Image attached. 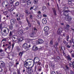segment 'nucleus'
I'll return each instance as SVG.
<instances>
[{"label":"nucleus","instance_id":"obj_1","mask_svg":"<svg viewBox=\"0 0 74 74\" xmlns=\"http://www.w3.org/2000/svg\"><path fill=\"white\" fill-rule=\"evenodd\" d=\"M29 65H30V64H29V63L27 62L26 61L24 62V66L27 69L26 70L27 72L29 74H31L33 73V71L29 67Z\"/></svg>","mask_w":74,"mask_h":74},{"label":"nucleus","instance_id":"obj_2","mask_svg":"<svg viewBox=\"0 0 74 74\" xmlns=\"http://www.w3.org/2000/svg\"><path fill=\"white\" fill-rule=\"evenodd\" d=\"M28 60H33V63H38L40 61V59L37 57H36L34 58V60H32V59H28Z\"/></svg>","mask_w":74,"mask_h":74},{"label":"nucleus","instance_id":"obj_3","mask_svg":"<svg viewBox=\"0 0 74 74\" xmlns=\"http://www.w3.org/2000/svg\"><path fill=\"white\" fill-rule=\"evenodd\" d=\"M30 45H28V44L27 43H24L23 45V47L25 49H26V48H30Z\"/></svg>","mask_w":74,"mask_h":74},{"label":"nucleus","instance_id":"obj_4","mask_svg":"<svg viewBox=\"0 0 74 74\" xmlns=\"http://www.w3.org/2000/svg\"><path fill=\"white\" fill-rule=\"evenodd\" d=\"M36 34V32L34 31H33L32 33L29 34V36L31 37H34Z\"/></svg>","mask_w":74,"mask_h":74},{"label":"nucleus","instance_id":"obj_5","mask_svg":"<svg viewBox=\"0 0 74 74\" xmlns=\"http://www.w3.org/2000/svg\"><path fill=\"white\" fill-rule=\"evenodd\" d=\"M64 12L63 13V15H65V16H68L69 15V12H70V10H65L64 11Z\"/></svg>","mask_w":74,"mask_h":74},{"label":"nucleus","instance_id":"obj_6","mask_svg":"<svg viewBox=\"0 0 74 74\" xmlns=\"http://www.w3.org/2000/svg\"><path fill=\"white\" fill-rule=\"evenodd\" d=\"M43 42L44 41H43V40L39 39L37 40V44H42Z\"/></svg>","mask_w":74,"mask_h":74},{"label":"nucleus","instance_id":"obj_7","mask_svg":"<svg viewBox=\"0 0 74 74\" xmlns=\"http://www.w3.org/2000/svg\"><path fill=\"white\" fill-rule=\"evenodd\" d=\"M62 31H63V29L62 27H60L59 28L57 31V33L58 34H60Z\"/></svg>","mask_w":74,"mask_h":74},{"label":"nucleus","instance_id":"obj_8","mask_svg":"<svg viewBox=\"0 0 74 74\" xmlns=\"http://www.w3.org/2000/svg\"><path fill=\"white\" fill-rule=\"evenodd\" d=\"M42 22L43 24H46L47 23V21L45 18H43L42 20Z\"/></svg>","mask_w":74,"mask_h":74},{"label":"nucleus","instance_id":"obj_9","mask_svg":"<svg viewBox=\"0 0 74 74\" xmlns=\"http://www.w3.org/2000/svg\"><path fill=\"white\" fill-rule=\"evenodd\" d=\"M0 63L1 64V66L2 67H4V66H5V64L4 63V62L2 61H0Z\"/></svg>","mask_w":74,"mask_h":74},{"label":"nucleus","instance_id":"obj_10","mask_svg":"<svg viewBox=\"0 0 74 74\" xmlns=\"http://www.w3.org/2000/svg\"><path fill=\"white\" fill-rule=\"evenodd\" d=\"M33 51H36L38 50V47L36 46H34L32 47Z\"/></svg>","mask_w":74,"mask_h":74},{"label":"nucleus","instance_id":"obj_11","mask_svg":"<svg viewBox=\"0 0 74 74\" xmlns=\"http://www.w3.org/2000/svg\"><path fill=\"white\" fill-rule=\"evenodd\" d=\"M10 23L12 25H14L15 24V20L13 19H12L10 21Z\"/></svg>","mask_w":74,"mask_h":74},{"label":"nucleus","instance_id":"obj_12","mask_svg":"<svg viewBox=\"0 0 74 74\" xmlns=\"http://www.w3.org/2000/svg\"><path fill=\"white\" fill-rule=\"evenodd\" d=\"M53 10L54 15H55V16H56V15H57L56 12V9H55V8H53Z\"/></svg>","mask_w":74,"mask_h":74},{"label":"nucleus","instance_id":"obj_13","mask_svg":"<svg viewBox=\"0 0 74 74\" xmlns=\"http://www.w3.org/2000/svg\"><path fill=\"white\" fill-rule=\"evenodd\" d=\"M44 30L45 32H48L49 30V27H46L44 28Z\"/></svg>","mask_w":74,"mask_h":74},{"label":"nucleus","instance_id":"obj_14","mask_svg":"<svg viewBox=\"0 0 74 74\" xmlns=\"http://www.w3.org/2000/svg\"><path fill=\"white\" fill-rule=\"evenodd\" d=\"M12 38L13 41H16V36L15 35L13 36Z\"/></svg>","mask_w":74,"mask_h":74},{"label":"nucleus","instance_id":"obj_15","mask_svg":"<svg viewBox=\"0 0 74 74\" xmlns=\"http://www.w3.org/2000/svg\"><path fill=\"white\" fill-rule=\"evenodd\" d=\"M18 34L19 35H22L23 34V31L21 30H19L18 32Z\"/></svg>","mask_w":74,"mask_h":74},{"label":"nucleus","instance_id":"obj_16","mask_svg":"<svg viewBox=\"0 0 74 74\" xmlns=\"http://www.w3.org/2000/svg\"><path fill=\"white\" fill-rule=\"evenodd\" d=\"M14 36V35H12V32L10 31L9 34V37L12 38V37Z\"/></svg>","mask_w":74,"mask_h":74},{"label":"nucleus","instance_id":"obj_17","mask_svg":"<svg viewBox=\"0 0 74 74\" xmlns=\"http://www.w3.org/2000/svg\"><path fill=\"white\" fill-rule=\"evenodd\" d=\"M32 1H30V0H28L27 1V4L28 5H30Z\"/></svg>","mask_w":74,"mask_h":74},{"label":"nucleus","instance_id":"obj_18","mask_svg":"<svg viewBox=\"0 0 74 74\" xmlns=\"http://www.w3.org/2000/svg\"><path fill=\"white\" fill-rule=\"evenodd\" d=\"M3 32L4 33H6V29H8V32H9V29H8L7 28H5V27H3Z\"/></svg>","mask_w":74,"mask_h":74},{"label":"nucleus","instance_id":"obj_19","mask_svg":"<svg viewBox=\"0 0 74 74\" xmlns=\"http://www.w3.org/2000/svg\"><path fill=\"white\" fill-rule=\"evenodd\" d=\"M23 40V38L21 37L20 38V39H19L18 40V42H21V41Z\"/></svg>","mask_w":74,"mask_h":74},{"label":"nucleus","instance_id":"obj_20","mask_svg":"<svg viewBox=\"0 0 74 74\" xmlns=\"http://www.w3.org/2000/svg\"><path fill=\"white\" fill-rule=\"evenodd\" d=\"M72 18L71 16H68V21H71L72 19Z\"/></svg>","mask_w":74,"mask_h":74},{"label":"nucleus","instance_id":"obj_21","mask_svg":"<svg viewBox=\"0 0 74 74\" xmlns=\"http://www.w3.org/2000/svg\"><path fill=\"white\" fill-rule=\"evenodd\" d=\"M15 8V6H14L10 10V12H12Z\"/></svg>","mask_w":74,"mask_h":74},{"label":"nucleus","instance_id":"obj_22","mask_svg":"<svg viewBox=\"0 0 74 74\" xmlns=\"http://www.w3.org/2000/svg\"><path fill=\"white\" fill-rule=\"evenodd\" d=\"M67 60H68L70 61L71 60V57L69 55H68L67 56Z\"/></svg>","mask_w":74,"mask_h":74},{"label":"nucleus","instance_id":"obj_23","mask_svg":"<svg viewBox=\"0 0 74 74\" xmlns=\"http://www.w3.org/2000/svg\"><path fill=\"white\" fill-rule=\"evenodd\" d=\"M50 64H51V68L52 69H53V68L55 67V65H54V64H52V62H51Z\"/></svg>","mask_w":74,"mask_h":74},{"label":"nucleus","instance_id":"obj_24","mask_svg":"<svg viewBox=\"0 0 74 74\" xmlns=\"http://www.w3.org/2000/svg\"><path fill=\"white\" fill-rule=\"evenodd\" d=\"M65 20L67 21H68L69 16H66L65 17Z\"/></svg>","mask_w":74,"mask_h":74},{"label":"nucleus","instance_id":"obj_25","mask_svg":"<svg viewBox=\"0 0 74 74\" xmlns=\"http://www.w3.org/2000/svg\"><path fill=\"white\" fill-rule=\"evenodd\" d=\"M33 3L35 4H37V3H38V0H34L33 1Z\"/></svg>","mask_w":74,"mask_h":74},{"label":"nucleus","instance_id":"obj_26","mask_svg":"<svg viewBox=\"0 0 74 74\" xmlns=\"http://www.w3.org/2000/svg\"><path fill=\"white\" fill-rule=\"evenodd\" d=\"M14 0H10V4H12L13 3H14Z\"/></svg>","mask_w":74,"mask_h":74},{"label":"nucleus","instance_id":"obj_27","mask_svg":"<svg viewBox=\"0 0 74 74\" xmlns=\"http://www.w3.org/2000/svg\"><path fill=\"white\" fill-rule=\"evenodd\" d=\"M27 21L28 25V26H29V27H31L32 25H31V24L30 23H29V21L27 20Z\"/></svg>","mask_w":74,"mask_h":74},{"label":"nucleus","instance_id":"obj_28","mask_svg":"<svg viewBox=\"0 0 74 74\" xmlns=\"http://www.w3.org/2000/svg\"><path fill=\"white\" fill-rule=\"evenodd\" d=\"M9 29L11 30H12L13 29V26L12 25H11L9 26Z\"/></svg>","mask_w":74,"mask_h":74},{"label":"nucleus","instance_id":"obj_29","mask_svg":"<svg viewBox=\"0 0 74 74\" xmlns=\"http://www.w3.org/2000/svg\"><path fill=\"white\" fill-rule=\"evenodd\" d=\"M46 9V7L45 6H43L42 7V10H43V11H44Z\"/></svg>","mask_w":74,"mask_h":74},{"label":"nucleus","instance_id":"obj_30","mask_svg":"<svg viewBox=\"0 0 74 74\" xmlns=\"http://www.w3.org/2000/svg\"><path fill=\"white\" fill-rule=\"evenodd\" d=\"M59 58H59V57H57L56 59H54V61H55L56 62H57V60H59Z\"/></svg>","mask_w":74,"mask_h":74},{"label":"nucleus","instance_id":"obj_31","mask_svg":"<svg viewBox=\"0 0 74 74\" xmlns=\"http://www.w3.org/2000/svg\"><path fill=\"white\" fill-rule=\"evenodd\" d=\"M23 52H20L19 53V56H22V55H23Z\"/></svg>","mask_w":74,"mask_h":74},{"label":"nucleus","instance_id":"obj_32","mask_svg":"<svg viewBox=\"0 0 74 74\" xmlns=\"http://www.w3.org/2000/svg\"><path fill=\"white\" fill-rule=\"evenodd\" d=\"M2 25L3 24L2 23L0 24V29L1 30H2V29H3V27H2Z\"/></svg>","mask_w":74,"mask_h":74},{"label":"nucleus","instance_id":"obj_33","mask_svg":"<svg viewBox=\"0 0 74 74\" xmlns=\"http://www.w3.org/2000/svg\"><path fill=\"white\" fill-rule=\"evenodd\" d=\"M19 5V3L18 2H17L15 4L16 6H18V5Z\"/></svg>","mask_w":74,"mask_h":74},{"label":"nucleus","instance_id":"obj_34","mask_svg":"<svg viewBox=\"0 0 74 74\" xmlns=\"http://www.w3.org/2000/svg\"><path fill=\"white\" fill-rule=\"evenodd\" d=\"M72 51L71 52V56H72V58H74V53H72Z\"/></svg>","mask_w":74,"mask_h":74},{"label":"nucleus","instance_id":"obj_35","mask_svg":"<svg viewBox=\"0 0 74 74\" xmlns=\"http://www.w3.org/2000/svg\"><path fill=\"white\" fill-rule=\"evenodd\" d=\"M0 55L1 56H4V55H5V53H1Z\"/></svg>","mask_w":74,"mask_h":74},{"label":"nucleus","instance_id":"obj_36","mask_svg":"<svg viewBox=\"0 0 74 74\" xmlns=\"http://www.w3.org/2000/svg\"><path fill=\"white\" fill-rule=\"evenodd\" d=\"M70 38V37H69V36H66V40L67 41H69V39Z\"/></svg>","mask_w":74,"mask_h":74},{"label":"nucleus","instance_id":"obj_37","mask_svg":"<svg viewBox=\"0 0 74 74\" xmlns=\"http://www.w3.org/2000/svg\"><path fill=\"white\" fill-rule=\"evenodd\" d=\"M3 72V69L1 68H0V73H2Z\"/></svg>","mask_w":74,"mask_h":74},{"label":"nucleus","instance_id":"obj_38","mask_svg":"<svg viewBox=\"0 0 74 74\" xmlns=\"http://www.w3.org/2000/svg\"><path fill=\"white\" fill-rule=\"evenodd\" d=\"M8 12L7 11H5V12H3V13L4 15H6L7 14Z\"/></svg>","mask_w":74,"mask_h":74},{"label":"nucleus","instance_id":"obj_39","mask_svg":"<svg viewBox=\"0 0 74 74\" xmlns=\"http://www.w3.org/2000/svg\"><path fill=\"white\" fill-rule=\"evenodd\" d=\"M50 44L51 45H52V44H53V40H51L50 41Z\"/></svg>","mask_w":74,"mask_h":74},{"label":"nucleus","instance_id":"obj_40","mask_svg":"<svg viewBox=\"0 0 74 74\" xmlns=\"http://www.w3.org/2000/svg\"><path fill=\"white\" fill-rule=\"evenodd\" d=\"M38 17L39 18H41V15L40 14H38Z\"/></svg>","mask_w":74,"mask_h":74},{"label":"nucleus","instance_id":"obj_41","mask_svg":"<svg viewBox=\"0 0 74 74\" xmlns=\"http://www.w3.org/2000/svg\"><path fill=\"white\" fill-rule=\"evenodd\" d=\"M74 72L72 71V70H70V74H74Z\"/></svg>","mask_w":74,"mask_h":74},{"label":"nucleus","instance_id":"obj_42","mask_svg":"<svg viewBox=\"0 0 74 74\" xmlns=\"http://www.w3.org/2000/svg\"><path fill=\"white\" fill-rule=\"evenodd\" d=\"M25 12L26 13V14H28L29 13V10H25Z\"/></svg>","mask_w":74,"mask_h":74},{"label":"nucleus","instance_id":"obj_43","mask_svg":"<svg viewBox=\"0 0 74 74\" xmlns=\"http://www.w3.org/2000/svg\"><path fill=\"white\" fill-rule=\"evenodd\" d=\"M5 5L6 7H7V5H8V2H7L6 3H5Z\"/></svg>","mask_w":74,"mask_h":74},{"label":"nucleus","instance_id":"obj_44","mask_svg":"<svg viewBox=\"0 0 74 74\" xmlns=\"http://www.w3.org/2000/svg\"><path fill=\"white\" fill-rule=\"evenodd\" d=\"M48 35V32H45V36H47Z\"/></svg>","mask_w":74,"mask_h":74},{"label":"nucleus","instance_id":"obj_45","mask_svg":"<svg viewBox=\"0 0 74 74\" xmlns=\"http://www.w3.org/2000/svg\"><path fill=\"white\" fill-rule=\"evenodd\" d=\"M37 23H38L39 26H40V22H39V21H37Z\"/></svg>","mask_w":74,"mask_h":74},{"label":"nucleus","instance_id":"obj_46","mask_svg":"<svg viewBox=\"0 0 74 74\" xmlns=\"http://www.w3.org/2000/svg\"><path fill=\"white\" fill-rule=\"evenodd\" d=\"M29 18L30 19H32L33 18V16L32 15H30Z\"/></svg>","mask_w":74,"mask_h":74},{"label":"nucleus","instance_id":"obj_47","mask_svg":"<svg viewBox=\"0 0 74 74\" xmlns=\"http://www.w3.org/2000/svg\"><path fill=\"white\" fill-rule=\"evenodd\" d=\"M65 67H66V69H67V70H69V67H68L67 66V65H66V66H65Z\"/></svg>","mask_w":74,"mask_h":74},{"label":"nucleus","instance_id":"obj_48","mask_svg":"<svg viewBox=\"0 0 74 74\" xmlns=\"http://www.w3.org/2000/svg\"><path fill=\"white\" fill-rule=\"evenodd\" d=\"M45 46L46 47H48V43H46L45 44Z\"/></svg>","mask_w":74,"mask_h":74},{"label":"nucleus","instance_id":"obj_49","mask_svg":"<svg viewBox=\"0 0 74 74\" xmlns=\"http://www.w3.org/2000/svg\"><path fill=\"white\" fill-rule=\"evenodd\" d=\"M63 49H64V50L65 49L64 47H61V49L62 50V51H63Z\"/></svg>","mask_w":74,"mask_h":74},{"label":"nucleus","instance_id":"obj_50","mask_svg":"<svg viewBox=\"0 0 74 74\" xmlns=\"http://www.w3.org/2000/svg\"><path fill=\"white\" fill-rule=\"evenodd\" d=\"M28 59H28L27 60H28L29 61V62H32V61H33V60H28Z\"/></svg>","mask_w":74,"mask_h":74},{"label":"nucleus","instance_id":"obj_51","mask_svg":"<svg viewBox=\"0 0 74 74\" xmlns=\"http://www.w3.org/2000/svg\"><path fill=\"white\" fill-rule=\"evenodd\" d=\"M60 37H59L58 38V42H60Z\"/></svg>","mask_w":74,"mask_h":74},{"label":"nucleus","instance_id":"obj_52","mask_svg":"<svg viewBox=\"0 0 74 74\" xmlns=\"http://www.w3.org/2000/svg\"><path fill=\"white\" fill-rule=\"evenodd\" d=\"M67 48H70L71 47H70V46L69 45H68L67 46Z\"/></svg>","mask_w":74,"mask_h":74},{"label":"nucleus","instance_id":"obj_53","mask_svg":"<svg viewBox=\"0 0 74 74\" xmlns=\"http://www.w3.org/2000/svg\"><path fill=\"white\" fill-rule=\"evenodd\" d=\"M69 4H71V2L70 1H68V3Z\"/></svg>","mask_w":74,"mask_h":74},{"label":"nucleus","instance_id":"obj_54","mask_svg":"<svg viewBox=\"0 0 74 74\" xmlns=\"http://www.w3.org/2000/svg\"><path fill=\"white\" fill-rule=\"evenodd\" d=\"M66 30H65V32H68V31L69 30V29L67 28H66Z\"/></svg>","mask_w":74,"mask_h":74},{"label":"nucleus","instance_id":"obj_55","mask_svg":"<svg viewBox=\"0 0 74 74\" xmlns=\"http://www.w3.org/2000/svg\"><path fill=\"white\" fill-rule=\"evenodd\" d=\"M56 51H57L58 52H59V50H58V48L57 47H56Z\"/></svg>","mask_w":74,"mask_h":74},{"label":"nucleus","instance_id":"obj_56","mask_svg":"<svg viewBox=\"0 0 74 74\" xmlns=\"http://www.w3.org/2000/svg\"><path fill=\"white\" fill-rule=\"evenodd\" d=\"M34 31H35L36 32L37 30V29H36V28H34Z\"/></svg>","mask_w":74,"mask_h":74},{"label":"nucleus","instance_id":"obj_57","mask_svg":"<svg viewBox=\"0 0 74 74\" xmlns=\"http://www.w3.org/2000/svg\"><path fill=\"white\" fill-rule=\"evenodd\" d=\"M36 69H37V66H35L34 68V71H36Z\"/></svg>","mask_w":74,"mask_h":74},{"label":"nucleus","instance_id":"obj_58","mask_svg":"<svg viewBox=\"0 0 74 74\" xmlns=\"http://www.w3.org/2000/svg\"><path fill=\"white\" fill-rule=\"evenodd\" d=\"M64 44H66V45H67V44H68V43L64 41Z\"/></svg>","mask_w":74,"mask_h":74},{"label":"nucleus","instance_id":"obj_59","mask_svg":"<svg viewBox=\"0 0 74 74\" xmlns=\"http://www.w3.org/2000/svg\"><path fill=\"white\" fill-rule=\"evenodd\" d=\"M51 74H56V73L55 72H52Z\"/></svg>","mask_w":74,"mask_h":74},{"label":"nucleus","instance_id":"obj_60","mask_svg":"<svg viewBox=\"0 0 74 74\" xmlns=\"http://www.w3.org/2000/svg\"><path fill=\"white\" fill-rule=\"evenodd\" d=\"M66 26L67 27H68V28H69V27H70V25H66Z\"/></svg>","mask_w":74,"mask_h":74},{"label":"nucleus","instance_id":"obj_61","mask_svg":"<svg viewBox=\"0 0 74 74\" xmlns=\"http://www.w3.org/2000/svg\"><path fill=\"white\" fill-rule=\"evenodd\" d=\"M22 22H21V21H18V23L19 24H21V23H22Z\"/></svg>","mask_w":74,"mask_h":74},{"label":"nucleus","instance_id":"obj_62","mask_svg":"<svg viewBox=\"0 0 74 74\" xmlns=\"http://www.w3.org/2000/svg\"><path fill=\"white\" fill-rule=\"evenodd\" d=\"M17 73H18V74H20V71H19V70H18L17 71Z\"/></svg>","mask_w":74,"mask_h":74},{"label":"nucleus","instance_id":"obj_63","mask_svg":"<svg viewBox=\"0 0 74 74\" xmlns=\"http://www.w3.org/2000/svg\"><path fill=\"white\" fill-rule=\"evenodd\" d=\"M58 42H57L56 43V47H57V46H58Z\"/></svg>","mask_w":74,"mask_h":74},{"label":"nucleus","instance_id":"obj_64","mask_svg":"<svg viewBox=\"0 0 74 74\" xmlns=\"http://www.w3.org/2000/svg\"><path fill=\"white\" fill-rule=\"evenodd\" d=\"M72 41L73 44H74V40L73 39H72Z\"/></svg>","mask_w":74,"mask_h":74}]
</instances>
